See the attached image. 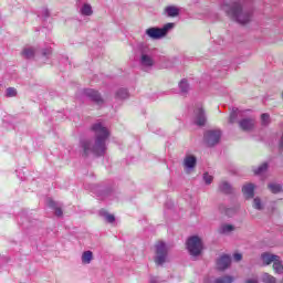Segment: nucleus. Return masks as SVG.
<instances>
[{
	"label": "nucleus",
	"mask_w": 283,
	"mask_h": 283,
	"mask_svg": "<svg viewBox=\"0 0 283 283\" xmlns=\"http://www.w3.org/2000/svg\"><path fill=\"white\" fill-rule=\"evenodd\" d=\"M273 271H275V273H283V266L282 262L280 261V256L273 263Z\"/></svg>",
	"instance_id": "20"
},
{
	"label": "nucleus",
	"mask_w": 283,
	"mask_h": 283,
	"mask_svg": "<svg viewBox=\"0 0 283 283\" xmlns=\"http://www.w3.org/2000/svg\"><path fill=\"white\" fill-rule=\"evenodd\" d=\"M203 180L206 185H211L213 182V176L208 175L207 172L203 175Z\"/></svg>",
	"instance_id": "33"
},
{
	"label": "nucleus",
	"mask_w": 283,
	"mask_h": 283,
	"mask_svg": "<svg viewBox=\"0 0 283 283\" xmlns=\"http://www.w3.org/2000/svg\"><path fill=\"white\" fill-rule=\"evenodd\" d=\"M81 12L85 17H92V14H94V11H92V6L90 4H84Z\"/></svg>",
	"instance_id": "21"
},
{
	"label": "nucleus",
	"mask_w": 283,
	"mask_h": 283,
	"mask_svg": "<svg viewBox=\"0 0 283 283\" xmlns=\"http://www.w3.org/2000/svg\"><path fill=\"white\" fill-rule=\"evenodd\" d=\"M165 11L167 12L168 17H178L180 12L176 7H167Z\"/></svg>",
	"instance_id": "19"
},
{
	"label": "nucleus",
	"mask_w": 283,
	"mask_h": 283,
	"mask_svg": "<svg viewBox=\"0 0 283 283\" xmlns=\"http://www.w3.org/2000/svg\"><path fill=\"white\" fill-rule=\"evenodd\" d=\"M230 123H233V117L232 116L230 117Z\"/></svg>",
	"instance_id": "39"
},
{
	"label": "nucleus",
	"mask_w": 283,
	"mask_h": 283,
	"mask_svg": "<svg viewBox=\"0 0 283 283\" xmlns=\"http://www.w3.org/2000/svg\"><path fill=\"white\" fill-rule=\"evenodd\" d=\"M262 282H263V283H275L276 280H275V276H273V275H271V274H269V273H264V274L262 275Z\"/></svg>",
	"instance_id": "22"
},
{
	"label": "nucleus",
	"mask_w": 283,
	"mask_h": 283,
	"mask_svg": "<svg viewBox=\"0 0 283 283\" xmlns=\"http://www.w3.org/2000/svg\"><path fill=\"white\" fill-rule=\"evenodd\" d=\"M35 52L34 49L28 48L22 51V56H24V59H34Z\"/></svg>",
	"instance_id": "18"
},
{
	"label": "nucleus",
	"mask_w": 283,
	"mask_h": 283,
	"mask_svg": "<svg viewBox=\"0 0 283 283\" xmlns=\"http://www.w3.org/2000/svg\"><path fill=\"white\" fill-rule=\"evenodd\" d=\"M245 283H258L255 280H248Z\"/></svg>",
	"instance_id": "37"
},
{
	"label": "nucleus",
	"mask_w": 283,
	"mask_h": 283,
	"mask_svg": "<svg viewBox=\"0 0 283 283\" xmlns=\"http://www.w3.org/2000/svg\"><path fill=\"white\" fill-rule=\"evenodd\" d=\"M92 132H94L96 136L95 145L93 146L90 140L82 142L84 158H87L90 154H94L95 156H103V154H105V140L109 138V130H107L103 124L97 123L92 126Z\"/></svg>",
	"instance_id": "1"
},
{
	"label": "nucleus",
	"mask_w": 283,
	"mask_h": 283,
	"mask_svg": "<svg viewBox=\"0 0 283 283\" xmlns=\"http://www.w3.org/2000/svg\"><path fill=\"white\" fill-rule=\"evenodd\" d=\"M84 95L87 96V98H91V101H93L97 105L103 104V97H101V93H98V91H95L94 88L84 90Z\"/></svg>",
	"instance_id": "8"
},
{
	"label": "nucleus",
	"mask_w": 283,
	"mask_h": 283,
	"mask_svg": "<svg viewBox=\"0 0 283 283\" xmlns=\"http://www.w3.org/2000/svg\"><path fill=\"white\" fill-rule=\"evenodd\" d=\"M231 231H235V227L231 224H223L220 229L221 233H231Z\"/></svg>",
	"instance_id": "26"
},
{
	"label": "nucleus",
	"mask_w": 283,
	"mask_h": 283,
	"mask_svg": "<svg viewBox=\"0 0 283 283\" xmlns=\"http://www.w3.org/2000/svg\"><path fill=\"white\" fill-rule=\"evenodd\" d=\"M174 28V23H167L164 28H149L146 30L147 36L150 39H163V36H167V32Z\"/></svg>",
	"instance_id": "5"
},
{
	"label": "nucleus",
	"mask_w": 283,
	"mask_h": 283,
	"mask_svg": "<svg viewBox=\"0 0 283 283\" xmlns=\"http://www.w3.org/2000/svg\"><path fill=\"white\" fill-rule=\"evenodd\" d=\"M158 282V279L157 277H151L150 279V283H157Z\"/></svg>",
	"instance_id": "36"
},
{
	"label": "nucleus",
	"mask_w": 283,
	"mask_h": 283,
	"mask_svg": "<svg viewBox=\"0 0 283 283\" xmlns=\"http://www.w3.org/2000/svg\"><path fill=\"white\" fill-rule=\"evenodd\" d=\"M193 123L198 127H205L207 125V115L202 106H196L193 109Z\"/></svg>",
	"instance_id": "6"
},
{
	"label": "nucleus",
	"mask_w": 283,
	"mask_h": 283,
	"mask_svg": "<svg viewBox=\"0 0 283 283\" xmlns=\"http://www.w3.org/2000/svg\"><path fill=\"white\" fill-rule=\"evenodd\" d=\"M228 266H231V256L223 254L217 260V270L227 271Z\"/></svg>",
	"instance_id": "9"
},
{
	"label": "nucleus",
	"mask_w": 283,
	"mask_h": 283,
	"mask_svg": "<svg viewBox=\"0 0 283 283\" xmlns=\"http://www.w3.org/2000/svg\"><path fill=\"white\" fill-rule=\"evenodd\" d=\"M242 192L245 198H253L255 196V186L253 184H248L243 186Z\"/></svg>",
	"instance_id": "13"
},
{
	"label": "nucleus",
	"mask_w": 283,
	"mask_h": 283,
	"mask_svg": "<svg viewBox=\"0 0 283 283\" xmlns=\"http://www.w3.org/2000/svg\"><path fill=\"white\" fill-rule=\"evenodd\" d=\"M142 65H145V67H151L154 65V60L149 55H142Z\"/></svg>",
	"instance_id": "17"
},
{
	"label": "nucleus",
	"mask_w": 283,
	"mask_h": 283,
	"mask_svg": "<svg viewBox=\"0 0 283 283\" xmlns=\"http://www.w3.org/2000/svg\"><path fill=\"white\" fill-rule=\"evenodd\" d=\"M235 282V277L232 275H224L217 277L214 281H211L210 279H206L205 283H233Z\"/></svg>",
	"instance_id": "11"
},
{
	"label": "nucleus",
	"mask_w": 283,
	"mask_h": 283,
	"mask_svg": "<svg viewBox=\"0 0 283 283\" xmlns=\"http://www.w3.org/2000/svg\"><path fill=\"white\" fill-rule=\"evenodd\" d=\"M7 96H8V98H12V97L17 96V88H14V87L7 88Z\"/></svg>",
	"instance_id": "30"
},
{
	"label": "nucleus",
	"mask_w": 283,
	"mask_h": 283,
	"mask_svg": "<svg viewBox=\"0 0 283 283\" xmlns=\"http://www.w3.org/2000/svg\"><path fill=\"white\" fill-rule=\"evenodd\" d=\"M253 208L258 209L259 211L262 210V200H260V198H254Z\"/></svg>",
	"instance_id": "31"
},
{
	"label": "nucleus",
	"mask_w": 283,
	"mask_h": 283,
	"mask_svg": "<svg viewBox=\"0 0 283 283\" xmlns=\"http://www.w3.org/2000/svg\"><path fill=\"white\" fill-rule=\"evenodd\" d=\"M197 163H198V159H196L195 156L188 155L184 159V167L186 169H193V167H196Z\"/></svg>",
	"instance_id": "12"
},
{
	"label": "nucleus",
	"mask_w": 283,
	"mask_h": 283,
	"mask_svg": "<svg viewBox=\"0 0 283 283\" xmlns=\"http://www.w3.org/2000/svg\"><path fill=\"white\" fill-rule=\"evenodd\" d=\"M239 127H241L243 132H251V129L255 127V120L253 118L242 119L239 122Z\"/></svg>",
	"instance_id": "10"
},
{
	"label": "nucleus",
	"mask_w": 283,
	"mask_h": 283,
	"mask_svg": "<svg viewBox=\"0 0 283 283\" xmlns=\"http://www.w3.org/2000/svg\"><path fill=\"white\" fill-rule=\"evenodd\" d=\"M220 136H222L220 130H208L205 134V140L208 147H213V145H218V143H220Z\"/></svg>",
	"instance_id": "7"
},
{
	"label": "nucleus",
	"mask_w": 283,
	"mask_h": 283,
	"mask_svg": "<svg viewBox=\"0 0 283 283\" xmlns=\"http://www.w3.org/2000/svg\"><path fill=\"white\" fill-rule=\"evenodd\" d=\"M167 244L163 241H157L155 244V264L160 266L167 262Z\"/></svg>",
	"instance_id": "3"
},
{
	"label": "nucleus",
	"mask_w": 283,
	"mask_h": 283,
	"mask_svg": "<svg viewBox=\"0 0 283 283\" xmlns=\"http://www.w3.org/2000/svg\"><path fill=\"white\" fill-rule=\"evenodd\" d=\"M219 210L226 216H231V213H233V210L231 208H227L223 205L219 206Z\"/></svg>",
	"instance_id": "28"
},
{
	"label": "nucleus",
	"mask_w": 283,
	"mask_h": 283,
	"mask_svg": "<svg viewBox=\"0 0 283 283\" xmlns=\"http://www.w3.org/2000/svg\"><path fill=\"white\" fill-rule=\"evenodd\" d=\"M233 258H234L235 262H240V260H242V255L240 253H235L233 255Z\"/></svg>",
	"instance_id": "35"
},
{
	"label": "nucleus",
	"mask_w": 283,
	"mask_h": 283,
	"mask_svg": "<svg viewBox=\"0 0 283 283\" xmlns=\"http://www.w3.org/2000/svg\"><path fill=\"white\" fill-rule=\"evenodd\" d=\"M268 188L272 193H280V191H282V186L277 184H270Z\"/></svg>",
	"instance_id": "23"
},
{
	"label": "nucleus",
	"mask_w": 283,
	"mask_h": 283,
	"mask_svg": "<svg viewBox=\"0 0 283 283\" xmlns=\"http://www.w3.org/2000/svg\"><path fill=\"white\" fill-rule=\"evenodd\" d=\"M271 116L266 113H263L261 115V123L262 125H269V120H270Z\"/></svg>",
	"instance_id": "32"
},
{
	"label": "nucleus",
	"mask_w": 283,
	"mask_h": 283,
	"mask_svg": "<svg viewBox=\"0 0 283 283\" xmlns=\"http://www.w3.org/2000/svg\"><path fill=\"white\" fill-rule=\"evenodd\" d=\"M269 169V164L263 163L256 170H254V174L258 176L260 174H264Z\"/></svg>",
	"instance_id": "27"
},
{
	"label": "nucleus",
	"mask_w": 283,
	"mask_h": 283,
	"mask_svg": "<svg viewBox=\"0 0 283 283\" xmlns=\"http://www.w3.org/2000/svg\"><path fill=\"white\" fill-rule=\"evenodd\" d=\"M187 249L193 258H198L202 253V239L199 237H190L187 241Z\"/></svg>",
	"instance_id": "4"
},
{
	"label": "nucleus",
	"mask_w": 283,
	"mask_h": 283,
	"mask_svg": "<svg viewBox=\"0 0 283 283\" xmlns=\"http://www.w3.org/2000/svg\"><path fill=\"white\" fill-rule=\"evenodd\" d=\"M49 207L54 209L55 216L57 218H63V209H61V207H56V201L49 199Z\"/></svg>",
	"instance_id": "15"
},
{
	"label": "nucleus",
	"mask_w": 283,
	"mask_h": 283,
	"mask_svg": "<svg viewBox=\"0 0 283 283\" xmlns=\"http://www.w3.org/2000/svg\"><path fill=\"white\" fill-rule=\"evenodd\" d=\"M220 191L223 193H231V186L227 181H222L220 185Z\"/></svg>",
	"instance_id": "25"
},
{
	"label": "nucleus",
	"mask_w": 283,
	"mask_h": 283,
	"mask_svg": "<svg viewBox=\"0 0 283 283\" xmlns=\"http://www.w3.org/2000/svg\"><path fill=\"white\" fill-rule=\"evenodd\" d=\"M223 10L226 14L230 17V19H233V21H237V23H240L241 25L251 23L253 13H251L249 10L242 9L240 0H232L230 3H224Z\"/></svg>",
	"instance_id": "2"
},
{
	"label": "nucleus",
	"mask_w": 283,
	"mask_h": 283,
	"mask_svg": "<svg viewBox=\"0 0 283 283\" xmlns=\"http://www.w3.org/2000/svg\"><path fill=\"white\" fill-rule=\"evenodd\" d=\"M277 258H279L277 255L271 254V253H263L261 255V260L266 266H269V264H273L275 260H277Z\"/></svg>",
	"instance_id": "14"
},
{
	"label": "nucleus",
	"mask_w": 283,
	"mask_h": 283,
	"mask_svg": "<svg viewBox=\"0 0 283 283\" xmlns=\"http://www.w3.org/2000/svg\"><path fill=\"white\" fill-rule=\"evenodd\" d=\"M129 96V93L125 88H120L117 92V98H127Z\"/></svg>",
	"instance_id": "29"
},
{
	"label": "nucleus",
	"mask_w": 283,
	"mask_h": 283,
	"mask_svg": "<svg viewBox=\"0 0 283 283\" xmlns=\"http://www.w3.org/2000/svg\"><path fill=\"white\" fill-rule=\"evenodd\" d=\"M94 260V253L92 251H85L82 254V262L83 264H90Z\"/></svg>",
	"instance_id": "16"
},
{
	"label": "nucleus",
	"mask_w": 283,
	"mask_h": 283,
	"mask_svg": "<svg viewBox=\"0 0 283 283\" xmlns=\"http://www.w3.org/2000/svg\"><path fill=\"white\" fill-rule=\"evenodd\" d=\"M106 221L112 224L116 221V218L114 217V214H106Z\"/></svg>",
	"instance_id": "34"
},
{
	"label": "nucleus",
	"mask_w": 283,
	"mask_h": 283,
	"mask_svg": "<svg viewBox=\"0 0 283 283\" xmlns=\"http://www.w3.org/2000/svg\"><path fill=\"white\" fill-rule=\"evenodd\" d=\"M281 147L283 149V137L281 138Z\"/></svg>",
	"instance_id": "38"
},
{
	"label": "nucleus",
	"mask_w": 283,
	"mask_h": 283,
	"mask_svg": "<svg viewBox=\"0 0 283 283\" xmlns=\"http://www.w3.org/2000/svg\"><path fill=\"white\" fill-rule=\"evenodd\" d=\"M179 87L182 94H187V92H189V83L187 82V80H181L179 83Z\"/></svg>",
	"instance_id": "24"
}]
</instances>
